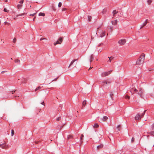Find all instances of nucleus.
Instances as JSON below:
<instances>
[{"mask_svg":"<svg viewBox=\"0 0 154 154\" xmlns=\"http://www.w3.org/2000/svg\"><path fill=\"white\" fill-rule=\"evenodd\" d=\"M145 59V54H142L137 60L136 63L137 65H140L143 64Z\"/></svg>","mask_w":154,"mask_h":154,"instance_id":"f257e3e1","label":"nucleus"},{"mask_svg":"<svg viewBox=\"0 0 154 154\" xmlns=\"http://www.w3.org/2000/svg\"><path fill=\"white\" fill-rule=\"evenodd\" d=\"M112 72V70H110L108 72H103L101 74V76L102 77H105L109 75Z\"/></svg>","mask_w":154,"mask_h":154,"instance_id":"f03ea898","label":"nucleus"},{"mask_svg":"<svg viewBox=\"0 0 154 154\" xmlns=\"http://www.w3.org/2000/svg\"><path fill=\"white\" fill-rule=\"evenodd\" d=\"M111 83L109 79L104 80L103 82L102 85L104 87H106Z\"/></svg>","mask_w":154,"mask_h":154,"instance_id":"7ed1b4c3","label":"nucleus"},{"mask_svg":"<svg viewBox=\"0 0 154 154\" xmlns=\"http://www.w3.org/2000/svg\"><path fill=\"white\" fill-rule=\"evenodd\" d=\"M63 40V38H62L60 37L56 42L54 43V45H56L57 44H61Z\"/></svg>","mask_w":154,"mask_h":154,"instance_id":"20e7f679","label":"nucleus"},{"mask_svg":"<svg viewBox=\"0 0 154 154\" xmlns=\"http://www.w3.org/2000/svg\"><path fill=\"white\" fill-rule=\"evenodd\" d=\"M126 42V41L125 39H122L119 41L118 43L120 45H124Z\"/></svg>","mask_w":154,"mask_h":154,"instance_id":"39448f33","label":"nucleus"},{"mask_svg":"<svg viewBox=\"0 0 154 154\" xmlns=\"http://www.w3.org/2000/svg\"><path fill=\"white\" fill-rule=\"evenodd\" d=\"M142 117L138 114H137L135 117V120H139L141 119Z\"/></svg>","mask_w":154,"mask_h":154,"instance_id":"423d86ee","label":"nucleus"},{"mask_svg":"<svg viewBox=\"0 0 154 154\" xmlns=\"http://www.w3.org/2000/svg\"><path fill=\"white\" fill-rule=\"evenodd\" d=\"M0 147H1L3 149H7L8 148V146L6 145L5 143L0 145Z\"/></svg>","mask_w":154,"mask_h":154,"instance_id":"0eeeda50","label":"nucleus"},{"mask_svg":"<svg viewBox=\"0 0 154 154\" xmlns=\"http://www.w3.org/2000/svg\"><path fill=\"white\" fill-rule=\"evenodd\" d=\"M108 119V118L106 116H104L103 118L100 119V122H103L105 121L106 120H107Z\"/></svg>","mask_w":154,"mask_h":154,"instance_id":"6e6552de","label":"nucleus"},{"mask_svg":"<svg viewBox=\"0 0 154 154\" xmlns=\"http://www.w3.org/2000/svg\"><path fill=\"white\" fill-rule=\"evenodd\" d=\"M141 97H142V95L143 94V90L142 88H140L139 89V92L138 93Z\"/></svg>","mask_w":154,"mask_h":154,"instance_id":"1a4fd4ad","label":"nucleus"},{"mask_svg":"<svg viewBox=\"0 0 154 154\" xmlns=\"http://www.w3.org/2000/svg\"><path fill=\"white\" fill-rule=\"evenodd\" d=\"M27 81V79L24 78H22L21 79V85L23 83H26Z\"/></svg>","mask_w":154,"mask_h":154,"instance_id":"9d476101","label":"nucleus"},{"mask_svg":"<svg viewBox=\"0 0 154 154\" xmlns=\"http://www.w3.org/2000/svg\"><path fill=\"white\" fill-rule=\"evenodd\" d=\"M148 23L147 20L146 19L144 22L143 23L142 26L140 28V29H142L144 26L146 25Z\"/></svg>","mask_w":154,"mask_h":154,"instance_id":"9b49d317","label":"nucleus"},{"mask_svg":"<svg viewBox=\"0 0 154 154\" xmlns=\"http://www.w3.org/2000/svg\"><path fill=\"white\" fill-rule=\"evenodd\" d=\"M118 22V20H116L114 21H112L111 22V23L113 25H116Z\"/></svg>","mask_w":154,"mask_h":154,"instance_id":"f8f14e48","label":"nucleus"},{"mask_svg":"<svg viewBox=\"0 0 154 154\" xmlns=\"http://www.w3.org/2000/svg\"><path fill=\"white\" fill-rule=\"evenodd\" d=\"M118 11H116V10H114L112 12V13L113 14V16H115V14H116L117 13H118Z\"/></svg>","mask_w":154,"mask_h":154,"instance_id":"ddd939ff","label":"nucleus"},{"mask_svg":"<svg viewBox=\"0 0 154 154\" xmlns=\"http://www.w3.org/2000/svg\"><path fill=\"white\" fill-rule=\"evenodd\" d=\"M105 35V32L103 31L102 32L101 34H100V37H103Z\"/></svg>","mask_w":154,"mask_h":154,"instance_id":"4468645a","label":"nucleus"},{"mask_svg":"<svg viewBox=\"0 0 154 154\" xmlns=\"http://www.w3.org/2000/svg\"><path fill=\"white\" fill-rule=\"evenodd\" d=\"M86 104V100H84L82 102V107H83V106H85Z\"/></svg>","mask_w":154,"mask_h":154,"instance_id":"2eb2a0df","label":"nucleus"},{"mask_svg":"<svg viewBox=\"0 0 154 154\" xmlns=\"http://www.w3.org/2000/svg\"><path fill=\"white\" fill-rule=\"evenodd\" d=\"M103 147V145L102 144H100V145L98 146H97V148L98 149H99Z\"/></svg>","mask_w":154,"mask_h":154,"instance_id":"dca6fc26","label":"nucleus"},{"mask_svg":"<svg viewBox=\"0 0 154 154\" xmlns=\"http://www.w3.org/2000/svg\"><path fill=\"white\" fill-rule=\"evenodd\" d=\"M77 60V59H74V60H72V61L71 62V63H70V65H69V67H70V66H71V65H72V64L73 63H74V62H75V61H76V60Z\"/></svg>","mask_w":154,"mask_h":154,"instance_id":"f3484780","label":"nucleus"},{"mask_svg":"<svg viewBox=\"0 0 154 154\" xmlns=\"http://www.w3.org/2000/svg\"><path fill=\"white\" fill-rule=\"evenodd\" d=\"M99 127V125L97 123H95L93 126L94 128H97Z\"/></svg>","mask_w":154,"mask_h":154,"instance_id":"a211bd4d","label":"nucleus"},{"mask_svg":"<svg viewBox=\"0 0 154 154\" xmlns=\"http://www.w3.org/2000/svg\"><path fill=\"white\" fill-rule=\"evenodd\" d=\"M94 56H93V54L91 55V57H90V59H91V60H90V62H91L92 60H93V59H94Z\"/></svg>","mask_w":154,"mask_h":154,"instance_id":"6ab92c4d","label":"nucleus"},{"mask_svg":"<svg viewBox=\"0 0 154 154\" xmlns=\"http://www.w3.org/2000/svg\"><path fill=\"white\" fill-rule=\"evenodd\" d=\"M39 16H45V14L44 13L41 12L39 13Z\"/></svg>","mask_w":154,"mask_h":154,"instance_id":"aec40b11","label":"nucleus"},{"mask_svg":"<svg viewBox=\"0 0 154 154\" xmlns=\"http://www.w3.org/2000/svg\"><path fill=\"white\" fill-rule=\"evenodd\" d=\"M108 58H109V60L108 61H109L110 62H111V61L112 59H113V57H108Z\"/></svg>","mask_w":154,"mask_h":154,"instance_id":"412c9836","label":"nucleus"},{"mask_svg":"<svg viewBox=\"0 0 154 154\" xmlns=\"http://www.w3.org/2000/svg\"><path fill=\"white\" fill-rule=\"evenodd\" d=\"M152 0H147V2L148 3V4L149 5H150L151 3L152 2Z\"/></svg>","mask_w":154,"mask_h":154,"instance_id":"4be33fe9","label":"nucleus"},{"mask_svg":"<svg viewBox=\"0 0 154 154\" xmlns=\"http://www.w3.org/2000/svg\"><path fill=\"white\" fill-rule=\"evenodd\" d=\"M11 136H13L14 134V131L13 129L11 130Z\"/></svg>","mask_w":154,"mask_h":154,"instance_id":"5701e85b","label":"nucleus"},{"mask_svg":"<svg viewBox=\"0 0 154 154\" xmlns=\"http://www.w3.org/2000/svg\"><path fill=\"white\" fill-rule=\"evenodd\" d=\"M149 134L154 136V131L150 132L149 133Z\"/></svg>","mask_w":154,"mask_h":154,"instance_id":"b1692460","label":"nucleus"},{"mask_svg":"<svg viewBox=\"0 0 154 154\" xmlns=\"http://www.w3.org/2000/svg\"><path fill=\"white\" fill-rule=\"evenodd\" d=\"M106 12V10L104 9L103 10L102 13L103 14H104Z\"/></svg>","mask_w":154,"mask_h":154,"instance_id":"393cba45","label":"nucleus"},{"mask_svg":"<svg viewBox=\"0 0 154 154\" xmlns=\"http://www.w3.org/2000/svg\"><path fill=\"white\" fill-rule=\"evenodd\" d=\"M26 14V13H22L21 14H20L19 15H17L16 16H17V17H18V16H22Z\"/></svg>","mask_w":154,"mask_h":154,"instance_id":"a878e982","label":"nucleus"},{"mask_svg":"<svg viewBox=\"0 0 154 154\" xmlns=\"http://www.w3.org/2000/svg\"><path fill=\"white\" fill-rule=\"evenodd\" d=\"M22 6V5L19 4V5H17V7L18 8H21Z\"/></svg>","mask_w":154,"mask_h":154,"instance_id":"bb28decb","label":"nucleus"},{"mask_svg":"<svg viewBox=\"0 0 154 154\" xmlns=\"http://www.w3.org/2000/svg\"><path fill=\"white\" fill-rule=\"evenodd\" d=\"M88 20L89 21H91V20L92 18V17L90 16H88Z\"/></svg>","mask_w":154,"mask_h":154,"instance_id":"cd10ccee","label":"nucleus"},{"mask_svg":"<svg viewBox=\"0 0 154 154\" xmlns=\"http://www.w3.org/2000/svg\"><path fill=\"white\" fill-rule=\"evenodd\" d=\"M125 98H128V99H129L130 98V97L128 95H126L125 96Z\"/></svg>","mask_w":154,"mask_h":154,"instance_id":"c85d7f7f","label":"nucleus"},{"mask_svg":"<svg viewBox=\"0 0 154 154\" xmlns=\"http://www.w3.org/2000/svg\"><path fill=\"white\" fill-rule=\"evenodd\" d=\"M4 11L5 12H8L9 11L7 10L6 8H5L4 10Z\"/></svg>","mask_w":154,"mask_h":154,"instance_id":"c756f323","label":"nucleus"},{"mask_svg":"<svg viewBox=\"0 0 154 154\" xmlns=\"http://www.w3.org/2000/svg\"><path fill=\"white\" fill-rule=\"evenodd\" d=\"M15 62L16 63H20V60L17 59L15 60Z\"/></svg>","mask_w":154,"mask_h":154,"instance_id":"7c9ffc66","label":"nucleus"},{"mask_svg":"<svg viewBox=\"0 0 154 154\" xmlns=\"http://www.w3.org/2000/svg\"><path fill=\"white\" fill-rule=\"evenodd\" d=\"M121 127V126L120 125H118L117 128L118 130L120 131V128Z\"/></svg>","mask_w":154,"mask_h":154,"instance_id":"2f4dec72","label":"nucleus"},{"mask_svg":"<svg viewBox=\"0 0 154 154\" xmlns=\"http://www.w3.org/2000/svg\"><path fill=\"white\" fill-rule=\"evenodd\" d=\"M62 3L60 2H59L58 4V7H60L62 5Z\"/></svg>","mask_w":154,"mask_h":154,"instance_id":"473e14b6","label":"nucleus"},{"mask_svg":"<svg viewBox=\"0 0 154 154\" xmlns=\"http://www.w3.org/2000/svg\"><path fill=\"white\" fill-rule=\"evenodd\" d=\"M36 13H34L33 14H30L29 15L30 16H34L35 14H36Z\"/></svg>","mask_w":154,"mask_h":154,"instance_id":"72a5a7b5","label":"nucleus"},{"mask_svg":"<svg viewBox=\"0 0 154 154\" xmlns=\"http://www.w3.org/2000/svg\"><path fill=\"white\" fill-rule=\"evenodd\" d=\"M84 137V135L83 134H82L81 136L80 139L82 140L83 138Z\"/></svg>","mask_w":154,"mask_h":154,"instance_id":"f704fd0d","label":"nucleus"},{"mask_svg":"<svg viewBox=\"0 0 154 154\" xmlns=\"http://www.w3.org/2000/svg\"><path fill=\"white\" fill-rule=\"evenodd\" d=\"M41 88V87L40 86L38 87L35 89V91H36L37 90H39V89H40Z\"/></svg>","mask_w":154,"mask_h":154,"instance_id":"c9c22d12","label":"nucleus"},{"mask_svg":"<svg viewBox=\"0 0 154 154\" xmlns=\"http://www.w3.org/2000/svg\"><path fill=\"white\" fill-rule=\"evenodd\" d=\"M67 138H68V139H70V138H72V136H68Z\"/></svg>","mask_w":154,"mask_h":154,"instance_id":"e433bc0d","label":"nucleus"},{"mask_svg":"<svg viewBox=\"0 0 154 154\" xmlns=\"http://www.w3.org/2000/svg\"><path fill=\"white\" fill-rule=\"evenodd\" d=\"M23 0H21L19 2L20 4H23Z\"/></svg>","mask_w":154,"mask_h":154,"instance_id":"4c0bfd02","label":"nucleus"},{"mask_svg":"<svg viewBox=\"0 0 154 154\" xmlns=\"http://www.w3.org/2000/svg\"><path fill=\"white\" fill-rule=\"evenodd\" d=\"M134 140V137H132L131 139V141L132 142H133Z\"/></svg>","mask_w":154,"mask_h":154,"instance_id":"58836bf2","label":"nucleus"},{"mask_svg":"<svg viewBox=\"0 0 154 154\" xmlns=\"http://www.w3.org/2000/svg\"><path fill=\"white\" fill-rule=\"evenodd\" d=\"M133 90H134V92H137V91H138L137 90V89H136V88H134H134Z\"/></svg>","mask_w":154,"mask_h":154,"instance_id":"ea45409f","label":"nucleus"},{"mask_svg":"<svg viewBox=\"0 0 154 154\" xmlns=\"http://www.w3.org/2000/svg\"><path fill=\"white\" fill-rule=\"evenodd\" d=\"M60 119L61 118L60 117H59L57 119V120L58 121H59L60 120Z\"/></svg>","mask_w":154,"mask_h":154,"instance_id":"a19ab883","label":"nucleus"},{"mask_svg":"<svg viewBox=\"0 0 154 154\" xmlns=\"http://www.w3.org/2000/svg\"><path fill=\"white\" fill-rule=\"evenodd\" d=\"M145 114L144 113H143H143L141 115V116H141V117H143L144 116V115H145Z\"/></svg>","mask_w":154,"mask_h":154,"instance_id":"79ce46f5","label":"nucleus"},{"mask_svg":"<svg viewBox=\"0 0 154 154\" xmlns=\"http://www.w3.org/2000/svg\"><path fill=\"white\" fill-rule=\"evenodd\" d=\"M103 45V44L102 43H100V44L98 45V47H100V46H101L102 45Z\"/></svg>","mask_w":154,"mask_h":154,"instance_id":"37998d69","label":"nucleus"},{"mask_svg":"<svg viewBox=\"0 0 154 154\" xmlns=\"http://www.w3.org/2000/svg\"><path fill=\"white\" fill-rule=\"evenodd\" d=\"M102 49H100L98 50V52H101L102 51Z\"/></svg>","mask_w":154,"mask_h":154,"instance_id":"c03bdc74","label":"nucleus"},{"mask_svg":"<svg viewBox=\"0 0 154 154\" xmlns=\"http://www.w3.org/2000/svg\"><path fill=\"white\" fill-rule=\"evenodd\" d=\"M134 89L133 88H132L130 90V91L131 93H132Z\"/></svg>","mask_w":154,"mask_h":154,"instance_id":"a18cd8bd","label":"nucleus"},{"mask_svg":"<svg viewBox=\"0 0 154 154\" xmlns=\"http://www.w3.org/2000/svg\"><path fill=\"white\" fill-rule=\"evenodd\" d=\"M16 39L15 38H14L13 39V42H15L16 41Z\"/></svg>","mask_w":154,"mask_h":154,"instance_id":"49530a36","label":"nucleus"},{"mask_svg":"<svg viewBox=\"0 0 154 154\" xmlns=\"http://www.w3.org/2000/svg\"><path fill=\"white\" fill-rule=\"evenodd\" d=\"M113 95V94H110V96H111V98L112 99V100H113V97H112V95Z\"/></svg>","mask_w":154,"mask_h":154,"instance_id":"de8ad7c7","label":"nucleus"},{"mask_svg":"<svg viewBox=\"0 0 154 154\" xmlns=\"http://www.w3.org/2000/svg\"><path fill=\"white\" fill-rule=\"evenodd\" d=\"M66 8H63L62 9V11H66Z\"/></svg>","mask_w":154,"mask_h":154,"instance_id":"09e8293b","label":"nucleus"},{"mask_svg":"<svg viewBox=\"0 0 154 154\" xmlns=\"http://www.w3.org/2000/svg\"><path fill=\"white\" fill-rule=\"evenodd\" d=\"M7 71H2V72H1V73L2 74H3L5 72H7Z\"/></svg>","mask_w":154,"mask_h":154,"instance_id":"8fccbe9b","label":"nucleus"},{"mask_svg":"<svg viewBox=\"0 0 154 154\" xmlns=\"http://www.w3.org/2000/svg\"><path fill=\"white\" fill-rule=\"evenodd\" d=\"M4 23H5V24H8V23H7V22H5Z\"/></svg>","mask_w":154,"mask_h":154,"instance_id":"3c124183","label":"nucleus"},{"mask_svg":"<svg viewBox=\"0 0 154 154\" xmlns=\"http://www.w3.org/2000/svg\"><path fill=\"white\" fill-rule=\"evenodd\" d=\"M35 17H34L33 18V21L35 20Z\"/></svg>","mask_w":154,"mask_h":154,"instance_id":"603ef678","label":"nucleus"},{"mask_svg":"<svg viewBox=\"0 0 154 154\" xmlns=\"http://www.w3.org/2000/svg\"><path fill=\"white\" fill-rule=\"evenodd\" d=\"M41 104H42V105H44V102H42V103H41Z\"/></svg>","mask_w":154,"mask_h":154,"instance_id":"864d4df0","label":"nucleus"},{"mask_svg":"<svg viewBox=\"0 0 154 154\" xmlns=\"http://www.w3.org/2000/svg\"><path fill=\"white\" fill-rule=\"evenodd\" d=\"M146 110H144V112H143V113H144L145 114V112H146Z\"/></svg>","mask_w":154,"mask_h":154,"instance_id":"5fc2aeb1","label":"nucleus"},{"mask_svg":"<svg viewBox=\"0 0 154 154\" xmlns=\"http://www.w3.org/2000/svg\"><path fill=\"white\" fill-rule=\"evenodd\" d=\"M153 128H152V130L154 129V125H153Z\"/></svg>","mask_w":154,"mask_h":154,"instance_id":"6e6d98bb","label":"nucleus"},{"mask_svg":"<svg viewBox=\"0 0 154 154\" xmlns=\"http://www.w3.org/2000/svg\"><path fill=\"white\" fill-rule=\"evenodd\" d=\"M42 39H43V40H44V39H47L46 38H42Z\"/></svg>","mask_w":154,"mask_h":154,"instance_id":"4d7b16f0","label":"nucleus"},{"mask_svg":"<svg viewBox=\"0 0 154 154\" xmlns=\"http://www.w3.org/2000/svg\"><path fill=\"white\" fill-rule=\"evenodd\" d=\"M110 29H112V27H110Z\"/></svg>","mask_w":154,"mask_h":154,"instance_id":"13d9d810","label":"nucleus"},{"mask_svg":"<svg viewBox=\"0 0 154 154\" xmlns=\"http://www.w3.org/2000/svg\"><path fill=\"white\" fill-rule=\"evenodd\" d=\"M15 91H12V94H13V93H14V92H15Z\"/></svg>","mask_w":154,"mask_h":154,"instance_id":"bf43d9fd","label":"nucleus"},{"mask_svg":"<svg viewBox=\"0 0 154 154\" xmlns=\"http://www.w3.org/2000/svg\"><path fill=\"white\" fill-rule=\"evenodd\" d=\"M43 39H42V38H41L40 39V40L41 41V40H42Z\"/></svg>","mask_w":154,"mask_h":154,"instance_id":"052dcab7","label":"nucleus"},{"mask_svg":"<svg viewBox=\"0 0 154 154\" xmlns=\"http://www.w3.org/2000/svg\"><path fill=\"white\" fill-rule=\"evenodd\" d=\"M5 0V1L6 2H7V0Z\"/></svg>","mask_w":154,"mask_h":154,"instance_id":"680f3d73","label":"nucleus"},{"mask_svg":"<svg viewBox=\"0 0 154 154\" xmlns=\"http://www.w3.org/2000/svg\"><path fill=\"white\" fill-rule=\"evenodd\" d=\"M93 38L92 37H91V39H93Z\"/></svg>","mask_w":154,"mask_h":154,"instance_id":"e2e57ef3","label":"nucleus"},{"mask_svg":"<svg viewBox=\"0 0 154 154\" xmlns=\"http://www.w3.org/2000/svg\"><path fill=\"white\" fill-rule=\"evenodd\" d=\"M149 136L148 135V136H147V137H149Z\"/></svg>","mask_w":154,"mask_h":154,"instance_id":"0e129e2a","label":"nucleus"},{"mask_svg":"<svg viewBox=\"0 0 154 154\" xmlns=\"http://www.w3.org/2000/svg\"><path fill=\"white\" fill-rule=\"evenodd\" d=\"M57 79H56L55 80H57Z\"/></svg>","mask_w":154,"mask_h":154,"instance_id":"69168bd1","label":"nucleus"},{"mask_svg":"<svg viewBox=\"0 0 154 154\" xmlns=\"http://www.w3.org/2000/svg\"><path fill=\"white\" fill-rule=\"evenodd\" d=\"M83 141H82V143H83Z\"/></svg>","mask_w":154,"mask_h":154,"instance_id":"338daca9","label":"nucleus"}]
</instances>
